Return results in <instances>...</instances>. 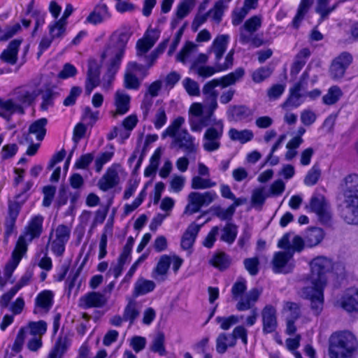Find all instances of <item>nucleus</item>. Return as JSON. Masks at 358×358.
<instances>
[{"mask_svg":"<svg viewBox=\"0 0 358 358\" xmlns=\"http://www.w3.org/2000/svg\"><path fill=\"white\" fill-rule=\"evenodd\" d=\"M310 273L309 280L311 286L302 289V295L310 301L312 310L318 315L323 308V289L326 285V273L331 271L333 264L330 259L319 256L310 262Z\"/></svg>","mask_w":358,"mask_h":358,"instance_id":"1","label":"nucleus"},{"mask_svg":"<svg viewBox=\"0 0 358 358\" xmlns=\"http://www.w3.org/2000/svg\"><path fill=\"white\" fill-rule=\"evenodd\" d=\"M128 31H116L112 36L111 42L108 45L101 55V59H108L106 62V72L103 76V89L110 90L115 76L118 71L127 42L130 38Z\"/></svg>","mask_w":358,"mask_h":358,"instance_id":"2","label":"nucleus"},{"mask_svg":"<svg viewBox=\"0 0 358 358\" xmlns=\"http://www.w3.org/2000/svg\"><path fill=\"white\" fill-rule=\"evenodd\" d=\"M245 74L243 68H238L234 72H231L220 78L213 79L207 82L202 88L203 95V101L201 103L203 112L208 116H213L215 111L218 108L217 97L219 92L215 90L217 86L222 88L235 85L241 80Z\"/></svg>","mask_w":358,"mask_h":358,"instance_id":"3","label":"nucleus"},{"mask_svg":"<svg viewBox=\"0 0 358 358\" xmlns=\"http://www.w3.org/2000/svg\"><path fill=\"white\" fill-rule=\"evenodd\" d=\"M185 118L178 116L175 118L169 126L162 134V138L170 136L173 138L171 143L172 148L180 149L187 154L195 153L197 150V145L195 138L192 136L187 129L180 130L185 124Z\"/></svg>","mask_w":358,"mask_h":358,"instance_id":"4","label":"nucleus"},{"mask_svg":"<svg viewBox=\"0 0 358 358\" xmlns=\"http://www.w3.org/2000/svg\"><path fill=\"white\" fill-rule=\"evenodd\" d=\"M246 289V281L243 279L236 281L232 285V299L238 301L236 308L238 311H245L252 308L262 293V289L253 288L244 294Z\"/></svg>","mask_w":358,"mask_h":358,"instance_id":"5","label":"nucleus"},{"mask_svg":"<svg viewBox=\"0 0 358 358\" xmlns=\"http://www.w3.org/2000/svg\"><path fill=\"white\" fill-rule=\"evenodd\" d=\"M224 134V122L222 120H214L213 124L205 131L202 138V146L205 151L213 152L221 147V139Z\"/></svg>","mask_w":358,"mask_h":358,"instance_id":"6","label":"nucleus"},{"mask_svg":"<svg viewBox=\"0 0 358 358\" xmlns=\"http://www.w3.org/2000/svg\"><path fill=\"white\" fill-rule=\"evenodd\" d=\"M71 236V228L64 224L58 225L50 233L48 246L52 252L58 257L65 251V246Z\"/></svg>","mask_w":358,"mask_h":358,"instance_id":"7","label":"nucleus"},{"mask_svg":"<svg viewBox=\"0 0 358 358\" xmlns=\"http://www.w3.org/2000/svg\"><path fill=\"white\" fill-rule=\"evenodd\" d=\"M217 197V195L214 191L191 192L187 196L188 203L185 213L191 215L196 213L200 210L201 207L210 205Z\"/></svg>","mask_w":358,"mask_h":358,"instance_id":"8","label":"nucleus"},{"mask_svg":"<svg viewBox=\"0 0 358 358\" xmlns=\"http://www.w3.org/2000/svg\"><path fill=\"white\" fill-rule=\"evenodd\" d=\"M211 117L212 116L203 113L201 103H194L190 106L188 122L192 131L200 133L204 127L208 125Z\"/></svg>","mask_w":358,"mask_h":358,"instance_id":"9","label":"nucleus"},{"mask_svg":"<svg viewBox=\"0 0 358 358\" xmlns=\"http://www.w3.org/2000/svg\"><path fill=\"white\" fill-rule=\"evenodd\" d=\"M43 217L41 215H36L32 217L26 227L24 234L19 237L15 248H17L20 240H22L21 243L24 246L25 254L27 249L26 241H31L41 236L43 231Z\"/></svg>","mask_w":358,"mask_h":358,"instance_id":"10","label":"nucleus"},{"mask_svg":"<svg viewBox=\"0 0 358 358\" xmlns=\"http://www.w3.org/2000/svg\"><path fill=\"white\" fill-rule=\"evenodd\" d=\"M310 208L322 222L327 223L331 220L330 206L323 195L313 196L310 201Z\"/></svg>","mask_w":358,"mask_h":358,"instance_id":"11","label":"nucleus"},{"mask_svg":"<svg viewBox=\"0 0 358 358\" xmlns=\"http://www.w3.org/2000/svg\"><path fill=\"white\" fill-rule=\"evenodd\" d=\"M20 240L17 248H15L13 253L11 259L6 264L4 268V276H0V289L3 290L7 282L11 278L13 272L17 266L22 256L24 255V246L21 243Z\"/></svg>","mask_w":358,"mask_h":358,"instance_id":"12","label":"nucleus"},{"mask_svg":"<svg viewBox=\"0 0 358 358\" xmlns=\"http://www.w3.org/2000/svg\"><path fill=\"white\" fill-rule=\"evenodd\" d=\"M352 62V56L347 52H342L336 57L330 67V76L334 80L341 79L345 73L346 69Z\"/></svg>","mask_w":358,"mask_h":358,"instance_id":"13","label":"nucleus"},{"mask_svg":"<svg viewBox=\"0 0 358 358\" xmlns=\"http://www.w3.org/2000/svg\"><path fill=\"white\" fill-rule=\"evenodd\" d=\"M109 296L99 292H90L82 296L78 301V306L83 309L102 308L108 302Z\"/></svg>","mask_w":358,"mask_h":358,"instance_id":"14","label":"nucleus"},{"mask_svg":"<svg viewBox=\"0 0 358 358\" xmlns=\"http://www.w3.org/2000/svg\"><path fill=\"white\" fill-rule=\"evenodd\" d=\"M100 64L96 60L90 59L88 61V69L85 80V90L87 95H90L92 90L98 87L100 83Z\"/></svg>","mask_w":358,"mask_h":358,"instance_id":"15","label":"nucleus"},{"mask_svg":"<svg viewBox=\"0 0 358 358\" xmlns=\"http://www.w3.org/2000/svg\"><path fill=\"white\" fill-rule=\"evenodd\" d=\"M131 97L122 90H117L114 94L113 105L115 110L110 111L112 117L125 115L130 109Z\"/></svg>","mask_w":358,"mask_h":358,"instance_id":"16","label":"nucleus"},{"mask_svg":"<svg viewBox=\"0 0 358 358\" xmlns=\"http://www.w3.org/2000/svg\"><path fill=\"white\" fill-rule=\"evenodd\" d=\"M262 331L264 334L274 332L278 327L277 310L271 305H266L262 310Z\"/></svg>","mask_w":358,"mask_h":358,"instance_id":"17","label":"nucleus"},{"mask_svg":"<svg viewBox=\"0 0 358 358\" xmlns=\"http://www.w3.org/2000/svg\"><path fill=\"white\" fill-rule=\"evenodd\" d=\"M53 294L50 290L40 292L35 299L34 314H46L52 306Z\"/></svg>","mask_w":358,"mask_h":358,"instance_id":"18","label":"nucleus"},{"mask_svg":"<svg viewBox=\"0 0 358 358\" xmlns=\"http://www.w3.org/2000/svg\"><path fill=\"white\" fill-rule=\"evenodd\" d=\"M119 182L118 173L115 165L109 167L98 182V186L102 191L106 192Z\"/></svg>","mask_w":358,"mask_h":358,"instance_id":"19","label":"nucleus"},{"mask_svg":"<svg viewBox=\"0 0 358 358\" xmlns=\"http://www.w3.org/2000/svg\"><path fill=\"white\" fill-rule=\"evenodd\" d=\"M343 189L344 201L358 197V174L351 173L345 177Z\"/></svg>","mask_w":358,"mask_h":358,"instance_id":"20","label":"nucleus"},{"mask_svg":"<svg viewBox=\"0 0 358 358\" xmlns=\"http://www.w3.org/2000/svg\"><path fill=\"white\" fill-rule=\"evenodd\" d=\"M301 82L297 83L289 90V95L287 99L282 103L281 107L285 110L292 108H296L303 103L302 94H301Z\"/></svg>","mask_w":358,"mask_h":358,"instance_id":"21","label":"nucleus"},{"mask_svg":"<svg viewBox=\"0 0 358 358\" xmlns=\"http://www.w3.org/2000/svg\"><path fill=\"white\" fill-rule=\"evenodd\" d=\"M14 94L18 104L22 106V107H27L30 106L38 95V92L36 90L29 87H22L15 90Z\"/></svg>","mask_w":358,"mask_h":358,"instance_id":"22","label":"nucleus"},{"mask_svg":"<svg viewBox=\"0 0 358 358\" xmlns=\"http://www.w3.org/2000/svg\"><path fill=\"white\" fill-rule=\"evenodd\" d=\"M339 304L348 312L358 311V289L350 288L346 290L340 299Z\"/></svg>","mask_w":358,"mask_h":358,"instance_id":"23","label":"nucleus"},{"mask_svg":"<svg viewBox=\"0 0 358 358\" xmlns=\"http://www.w3.org/2000/svg\"><path fill=\"white\" fill-rule=\"evenodd\" d=\"M21 43L22 41L18 39L11 41L0 55L1 60L10 65L15 64L17 62L18 51Z\"/></svg>","mask_w":358,"mask_h":358,"instance_id":"24","label":"nucleus"},{"mask_svg":"<svg viewBox=\"0 0 358 358\" xmlns=\"http://www.w3.org/2000/svg\"><path fill=\"white\" fill-rule=\"evenodd\" d=\"M48 120L46 118H41L34 121L29 127L28 134H24L25 143H32V139L29 138V134H34L38 141H41L46 134V125Z\"/></svg>","mask_w":358,"mask_h":358,"instance_id":"25","label":"nucleus"},{"mask_svg":"<svg viewBox=\"0 0 358 358\" xmlns=\"http://www.w3.org/2000/svg\"><path fill=\"white\" fill-rule=\"evenodd\" d=\"M336 339L341 341L340 346L343 348H346L347 350L357 348L358 343L355 336L348 331L334 333L329 338V342L332 343Z\"/></svg>","mask_w":358,"mask_h":358,"instance_id":"26","label":"nucleus"},{"mask_svg":"<svg viewBox=\"0 0 358 358\" xmlns=\"http://www.w3.org/2000/svg\"><path fill=\"white\" fill-rule=\"evenodd\" d=\"M345 208L343 217L348 224H358V197L355 199L344 201Z\"/></svg>","mask_w":358,"mask_h":358,"instance_id":"27","label":"nucleus"},{"mask_svg":"<svg viewBox=\"0 0 358 358\" xmlns=\"http://www.w3.org/2000/svg\"><path fill=\"white\" fill-rule=\"evenodd\" d=\"M200 229L201 225L194 222L188 226L181 238L180 245L182 249L189 250L192 247Z\"/></svg>","mask_w":358,"mask_h":358,"instance_id":"28","label":"nucleus"},{"mask_svg":"<svg viewBox=\"0 0 358 358\" xmlns=\"http://www.w3.org/2000/svg\"><path fill=\"white\" fill-rule=\"evenodd\" d=\"M15 113L24 114V110L22 106L15 103L12 99L5 100L0 98V116L9 118Z\"/></svg>","mask_w":358,"mask_h":358,"instance_id":"29","label":"nucleus"},{"mask_svg":"<svg viewBox=\"0 0 358 358\" xmlns=\"http://www.w3.org/2000/svg\"><path fill=\"white\" fill-rule=\"evenodd\" d=\"M110 17V14L106 4H99L87 17V22L93 24L101 23Z\"/></svg>","mask_w":358,"mask_h":358,"instance_id":"30","label":"nucleus"},{"mask_svg":"<svg viewBox=\"0 0 358 358\" xmlns=\"http://www.w3.org/2000/svg\"><path fill=\"white\" fill-rule=\"evenodd\" d=\"M158 37L147 32L144 36L136 43V55L138 57L144 56L155 44Z\"/></svg>","mask_w":358,"mask_h":358,"instance_id":"31","label":"nucleus"},{"mask_svg":"<svg viewBox=\"0 0 358 358\" xmlns=\"http://www.w3.org/2000/svg\"><path fill=\"white\" fill-rule=\"evenodd\" d=\"M229 39V36L227 34L219 35L214 39L209 52L215 55L216 62L220 61L225 52Z\"/></svg>","mask_w":358,"mask_h":358,"instance_id":"32","label":"nucleus"},{"mask_svg":"<svg viewBox=\"0 0 358 358\" xmlns=\"http://www.w3.org/2000/svg\"><path fill=\"white\" fill-rule=\"evenodd\" d=\"M303 237L306 245L312 248L320 243L324 237V233L321 228L310 227L305 231Z\"/></svg>","mask_w":358,"mask_h":358,"instance_id":"33","label":"nucleus"},{"mask_svg":"<svg viewBox=\"0 0 358 358\" xmlns=\"http://www.w3.org/2000/svg\"><path fill=\"white\" fill-rule=\"evenodd\" d=\"M292 257V252L289 251L275 252L272 260L273 271L275 273H286L285 266Z\"/></svg>","mask_w":358,"mask_h":358,"instance_id":"34","label":"nucleus"},{"mask_svg":"<svg viewBox=\"0 0 358 358\" xmlns=\"http://www.w3.org/2000/svg\"><path fill=\"white\" fill-rule=\"evenodd\" d=\"M341 341L336 339L329 345V355L330 358H350L357 349H346L340 346Z\"/></svg>","mask_w":358,"mask_h":358,"instance_id":"35","label":"nucleus"},{"mask_svg":"<svg viewBox=\"0 0 358 358\" xmlns=\"http://www.w3.org/2000/svg\"><path fill=\"white\" fill-rule=\"evenodd\" d=\"M171 264V257L166 255L162 256L152 272V278L159 282L164 281Z\"/></svg>","mask_w":358,"mask_h":358,"instance_id":"36","label":"nucleus"},{"mask_svg":"<svg viewBox=\"0 0 358 358\" xmlns=\"http://www.w3.org/2000/svg\"><path fill=\"white\" fill-rule=\"evenodd\" d=\"M341 2V1H338L330 6L329 0H317L315 12L320 15V20L323 21L327 19L330 13L337 8Z\"/></svg>","mask_w":358,"mask_h":358,"instance_id":"37","label":"nucleus"},{"mask_svg":"<svg viewBox=\"0 0 358 358\" xmlns=\"http://www.w3.org/2000/svg\"><path fill=\"white\" fill-rule=\"evenodd\" d=\"M310 56V50L308 48H303L296 55L294 62L291 67L290 73L296 76L305 66L308 58Z\"/></svg>","mask_w":358,"mask_h":358,"instance_id":"38","label":"nucleus"},{"mask_svg":"<svg viewBox=\"0 0 358 358\" xmlns=\"http://www.w3.org/2000/svg\"><path fill=\"white\" fill-rule=\"evenodd\" d=\"M236 345L231 334L221 333L216 338V350L219 354H224L228 348H234Z\"/></svg>","mask_w":358,"mask_h":358,"instance_id":"39","label":"nucleus"},{"mask_svg":"<svg viewBox=\"0 0 358 358\" xmlns=\"http://www.w3.org/2000/svg\"><path fill=\"white\" fill-rule=\"evenodd\" d=\"M228 135L233 141H238L241 144H245L252 140L254 134L250 129L238 130L235 128H231L229 130Z\"/></svg>","mask_w":358,"mask_h":358,"instance_id":"40","label":"nucleus"},{"mask_svg":"<svg viewBox=\"0 0 358 358\" xmlns=\"http://www.w3.org/2000/svg\"><path fill=\"white\" fill-rule=\"evenodd\" d=\"M251 115V110L245 106H230L227 110L228 117L235 121L245 120Z\"/></svg>","mask_w":358,"mask_h":358,"instance_id":"41","label":"nucleus"},{"mask_svg":"<svg viewBox=\"0 0 358 358\" xmlns=\"http://www.w3.org/2000/svg\"><path fill=\"white\" fill-rule=\"evenodd\" d=\"M238 227L231 222H227L222 230L220 240L231 245L232 244L237 236Z\"/></svg>","mask_w":358,"mask_h":358,"instance_id":"42","label":"nucleus"},{"mask_svg":"<svg viewBox=\"0 0 358 358\" xmlns=\"http://www.w3.org/2000/svg\"><path fill=\"white\" fill-rule=\"evenodd\" d=\"M139 314L140 310L137 303L135 301L130 300L124 309L123 317L124 321L129 322V324L132 325Z\"/></svg>","mask_w":358,"mask_h":358,"instance_id":"43","label":"nucleus"},{"mask_svg":"<svg viewBox=\"0 0 358 358\" xmlns=\"http://www.w3.org/2000/svg\"><path fill=\"white\" fill-rule=\"evenodd\" d=\"M196 45L192 42H187L176 56V60L185 64L191 61L192 55L196 50Z\"/></svg>","mask_w":358,"mask_h":358,"instance_id":"44","label":"nucleus"},{"mask_svg":"<svg viewBox=\"0 0 358 358\" xmlns=\"http://www.w3.org/2000/svg\"><path fill=\"white\" fill-rule=\"evenodd\" d=\"M155 287V283L153 281L140 278L135 283L134 293L136 296L144 295L152 292Z\"/></svg>","mask_w":358,"mask_h":358,"instance_id":"45","label":"nucleus"},{"mask_svg":"<svg viewBox=\"0 0 358 358\" xmlns=\"http://www.w3.org/2000/svg\"><path fill=\"white\" fill-rule=\"evenodd\" d=\"M216 182L209 178H203L200 176H195L191 180V188L193 189H205L213 187Z\"/></svg>","mask_w":358,"mask_h":358,"instance_id":"46","label":"nucleus"},{"mask_svg":"<svg viewBox=\"0 0 358 358\" xmlns=\"http://www.w3.org/2000/svg\"><path fill=\"white\" fill-rule=\"evenodd\" d=\"M343 96L341 88L336 85L331 87L327 93L322 96V102L326 105H333L336 103Z\"/></svg>","mask_w":358,"mask_h":358,"instance_id":"47","label":"nucleus"},{"mask_svg":"<svg viewBox=\"0 0 358 358\" xmlns=\"http://www.w3.org/2000/svg\"><path fill=\"white\" fill-rule=\"evenodd\" d=\"M26 334L29 332L33 337L41 338L47 330V324L43 320L38 322H32L29 324L28 327L24 328Z\"/></svg>","mask_w":358,"mask_h":358,"instance_id":"48","label":"nucleus"},{"mask_svg":"<svg viewBox=\"0 0 358 358\" xmlns=\"http://www.w3.org/2000/svg\"><path fill=\"white\" fill-rule=\"evenodd\" d=\"M227 8L223 0H220L214 4L213 7L210 8L208 13L209 16L217 24H219L222 19L224 10Z\"/></svg>","mask_w":358,"mask_h":358,"instance_id":"49","label":"nucleus"},{"mask_svg":"<svg viewBox=\"0 0 358 358\" xmlns=\"http://www.w3.org/2000/svg\"><path fill=\"white\" fill-rule=\"evenodd\" d=\"M269 196L264 187L255 189L252 193L251 203L257 208H261L266 199Z\"/></svg>","mask_w":358,"mask_h":358,"instance_id":"50","label":"nucleus"},{"mask_svg":"<svg viewBox=\"0 0 358 358\" xmlns=\"http://www.w3.org/2000/svg\"><path fill=\"white\" fill-rule=\"evenodd\" d=\"M321 169L319 164H314L311 169L307 172L303 182L306 186L315 185L319 180L321 176Z\"/></svg>","mask_w":358,"mask_h":358,"instance_id":"51","label":"nucleus"},{"mask_svg":"<svg viewBox=\"0 0 358 358\" xmlns=\"http://www.w3.org/2000/svg\"><path fill=\"white\" fill-rule=\"evenodd\" d=\"M196 0H183L177 6L176 15L178 19L182 20L194 8Z\"/></svg>","mask_w":358,"mask_h":358,"instance_id":"52","label":"nucleus"},{"mask_svg":"<svg viewBox=\"0 0 358 358\" xmlns=\"http://www.w3.org/2000/svg\"><path fill=\"white\" fill-rule=\"evenodd\" d=\"M313 3L312 0H301L298 8L297 13L295 15L292 24L293 26L297 28L299 25L300 22L303 18L305 15L308 11L310 6Z\"/></svg>","mask_w":358,"mask_h":358,"instance_id":"53","label":"nucleus"},{"mask_svg":"<svg viewBox=\"0 0 358 358\" xmlns=\"http://www.w3.org/2000/svg\"><path fill=\"white\" fill-rule=\"evenodd\" d=\"M110 151H106L101 153L95 159L94 166L97 173L101 172L105 164L110 161L114 155V147L113 145H109Z\"/></svg>","mask_w":358,"mask_h":358,"instance_id":"54","label":"nucleus"},{"mask_svg":"<svg viewBox=\"0 0 358 358\" xmlns=\"http://www.w3.org/2000/svg\"><path fill=\"white\" fill-rule=\"evenodd\" d=\"M164 342V334L162 332L157 333L152 340L150 350L154 352L159 353L160 355H164L166 354Z\"/></svg>","mask_w":358,"mask_h":358,"instance_id":"55","label":"nucleus"},{"mask_svg":"<svg viewBox=\"0 0 358 358\" xmlns=\"http://www.w3.org/2000/svg\"><path fill=\"white\" fill-rule=\"evenodd\" d=\"M283 310L287 313L286 317L288 320H296L301 316L300 306L296 303L286 302Z\"/></svg>","mask_w":358,"mask_h":358,"instance_id":"56","label":"nucleus"},{"mask_svg":"<svg viewBox=\"0 0 358 358\" xmlns=\"http://www.w3.org/2000/svg\"><path fill=\"white\" fill-rule=\"evenodd\" d=\"M210 263L220 270H224L229 266L231 261L229 256L224 252H219L214 255Z\"/></svg>","mask_w":358,"mask_h":358,"instance_id":"57","label":"nucleus"},{"mask_svg":"<svg viewBox=\"0 0 358 358\" xmlns=\"http://www.w3.org/2000/svg\"><path fill=\"white\" fill-rule=\"evenodd\" d=\"M215 321L220 324L221 329L224 331L229 330L233 325L239 322V317L238 315H231L228 317H217Z\"/></svg>","mask_w":358,"mask_h":358,"instance_id":"58","label":"nucleus"},{"mask_svg":"<svg viewBox=\"0 0 358 358\" xmlns=\"http://www.w3.org/2000/svg\"><path fill=\"white\" fill-rule=\"evenodd\" d=\"M66 24L63 22V20H59L53 24H50L49 33L53 39L62 38L66 31Z\"/></svg>","mask_w":358,"mask_h":358,"instance_id":"59","label":"nucleus"},{"mask_svg":"<svg viewBox=\"0 0 358 358\" xmlns=\"http://www.w3.org/2000/svg\"><path fill=\"white\" fill-rule=\"evenodd\" d=\"M182 85L189 96H199L200 94L199 85L197 82L186 78L182 80Z\"/></svg>","mask_w":358,"mask_h":358,"instance_id":"60","label":"nucleus"},{"mask_svg":"<svg viewBox=\"0 0 358 358\" xmlns=\"http://www.w3.org/2000/svg\"><path fill=\"white\" fill-rule=\"evenodd\" d=\"M213 212L214 215L221 220H231L235 213L234 208L230 206L227 209L217 206L214 208Z\"/></svg>","mask_w":358,"mask_h":358,"instance_id":"61","label":"nucleus"},{"mask_svg":"<svg viewBox=\"0 0 358 358\" xmlns=\"http://www.w3.org/2000/svg\"><path fill=\"white\" fill-rule=\"evenodd\" d=\"M245 268L251 275H256L259 272V261L257 257L247 258L243 261Z\"/></svg>","mask_w":358,"mask_h":358,"instance_id":"62","label":"nucleus"},{"mask_svg":"<svg viewBox=\"0 0 358 358\" xmlns=\"http://www.w3.org/2000/svg\"><path fill=\"white\" fill-rule=\"evenodd\" d=\"M262 26V18L259 16L255 15L248 19L241 27L249 31H257Z\"/></svg>","mask_w":358,"mask_h":358,"instance_id":"63","label":"nucleus"},{"mask_svg":"<svg viewBox=\"0 0 358 358\" xmlns=\"http://www.w3.org/2000/svg\"><path fill=\"white\" fill-rule=\"evenodd\" d=\"M124 87L127 89L137 90L140 86V81L138 78L131 72L126 71L124 74Z\"/></svg>","mask_w":358,"mask_h":358,"instance_id":"64","label":"nucleus"}]
</instances>
